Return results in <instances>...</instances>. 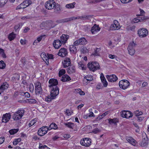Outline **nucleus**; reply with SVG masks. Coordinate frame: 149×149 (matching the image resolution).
Segmentation results:
<instances>
[{
    "label": "nucleus",
    "mask_w": 149,
    "mask_h": 149,
    "mask_svg": "<svg viewBox=\"0 0 149 149\" xmlns=\"http://www.w3.org/2000/svg\"><path fill=\"white\" fill-rule=\"evenodd\" d=\"M51 89L50 94L48 95L45 98L46 101L48 102H51L52 100L55 99L59 93V89L57 86H55L54 88H51Z\"/></svg>",
    "instance_id": "1"
},
{
    "label": "nucleus",
    "mask_w": 149,
    "mask_h": 149,
    "mask_svg": "<svg viewBox=\"0 0 149 149\" xmlns=\"http://www.w3.org/2000/svg\"><path fill=\"white\" fill-rule=\"evenodd\" d=\"M24 113V110H18L13 114L12 118L14 120H19L22 118Z\"/></svg>",
    "instance_id": "2"
},
{
    "label": "nucleus",
    "mask_w": 149,
    "mask_h": 149,
    "mask_svg": "<svg viewBox=\"0 0 149 149\" xmlns=\"http://www.w3.org/2000/svg\"><path fill=\"white\" fill-rule=\"evenodd\" d=\"M87 65L90 70L93 72L99 69L100 68L99 64L97 62H92L91 63H89Z\"/></svg>",
    "instance_id": "3"
},
{
    "label": "nucleus",
    "mask_w": 149,
    "mask_h": 149,
    "mask_svg": "<svg viewBox=\"0 0 149 149\" xmlns=\"http://www.w3.org/2000/svg\"><path fill=\"white\" fill-rule=\"evenodd\" d=\"M88 17V16L85 15L78 16L76 17H72L69 18H66L64 19L61 20L59 21H58V22L59 23L62 22H66L69 21L73 20L76 19H86Z\"/></svg>",
    "instance_id": "4"
},
{
    "label": "nucleus",
    "mask_w": 149,
    "mask_h": 149,
    "mask_svg": "<svg viewBox=\"0 0 149 149\" xmlns=\"http://www.w3.org/2000/svg\"><path fill=\"white\" fill-rule=\"evenodd\" d=\"M137 32L139 36L142 38L146 37L148 34V30L144 28L139 29Z\"/></svg>",
    "instance_id": "5"
},
{
    "label": "nucleus",
    "mask_w": 149,
    "mask_h": 149,
    "mask_svg": "<svg viewBox=\"0 0 149 149\" xmlns=\"http://www.w3.org/2000/svg\"><path fill=\"white\" fill-rule=\"evenodd\" d=\"M130 82L126 80H122L120 81L119 83L120 88L123 90L127 89L130 85Z\"/></svg>",
    "instance_id": "6"
},
{
    "label": "nucleus",
    "mask_w": 149,
    "mask_h": 149,
    "mask_svg": "<svg viewBox=\"0 0 149 149\" xmlns=\"http://www.w3.org/2000/svg\"><path fill=\"white\" fill-rule=\"evenodd\" d=\"M56 2L53 0L48 1L45 3L46 8L48 10L53 9L56 6Z\"/></svg>",
    "instance_id": "7"
},
{
    "label": "nucleus",
    "mask_w": 149,
    "mask_h": 149,
    "mask_svg": "<svg viewBox=\"0 0 149 149\" xmlns=\"http://www.w3.org/2000/svg\"><path fill=\"white\" fill-rule=\"evenodd\" d=\"M142 135L143 139L141 142L140 145L142 147L146 146L148 144V139L145 132L142 133Z\"/></svg>",
    "instance_id": "8"
},
{
    "label": "nucleus",
    "mask_w": 149,
    "mask_h": 149,
    "mask_svg": "<svg viewBox=\"0 0 149 149\" xmlns=\"http://www.w3.org/2000/svg\"><path fill=\"white\" fill-rule=\"evenodd\" d=\"M120 26L118 22L116 20L113 21V23L112 24L110 27V29L111 30H116L119 29L120 28Z\"/></svg>",
    "instance_id": "9"
},
{
    "label": "nucleus",
    "mask_w": 149,
    "mask_h": 149,
    "mask_svg": "<svg viewBox=\"0 0 149 149\" xmlns=\"http://www.w3.org/2000/svg\"><path fill=\"white\" fill-rule=\"evenodd\" d=\"M35 93L37 95L41 94L42 93V89L40 83L37 82L34 83Z\"/></svg>",
    "instance_id": "10"
},
{
    "label": "nucleus",
    "mask_w": 149,
    "mask_h": 149,
    "mask_svg": "<svg viewBox=\"0 0 149 149\" xmlns=\"http://www.w3.org/2000/svg\"><path fill=\"white\" fill-rule=\"evenodd\" d=\"M80 143L82 146L88 147L91 144V139L88 138H84L81 140Z\"/></svg>",
    "instance_id": "11"
},
{
    "label": "nucleus",
    "mask_w": 149,
    "mask_h": 149,
    "mask_svg": "<svg viewBox=\"0 0 149 149\" xmlns=\"http://www.w3.org/2000/svg\"><path fill=\"white\" fill-rule=\"evenodd\" d=\"M149 18L147 16H143L141 17H139L134 19L131 21L132 23H135L139 22H141L144 20L148 19Z\"/></svg>",
    "instance_id": "12"
},
{
    "label": "nucleus",
    "mask_w": 149,
    "mask_h": 149,
    "mask_svg": "<svg viewBox=\"0 0 149 149\" xmlns=\"http://www.w3.org/2000/svg\"><path fill=\"white\" fill-rule=\"evenodd\" d=\"M49 86L51 88H54L55 86H57V85L58 84V81L56 79H50L49 81Z\"/></svg>",
    "instance_id": "13"
},
{
    "label": "nucleus",
    "mask_w": 149,
    "mask_h": 149,
    "mask_svg": "<svg viewBox=\"0 0 149 149\" xmlns=\"http://www.w3.org/2000/svg\"><path fill=\"white\" fill-rule=\"evenodd\" d=\"M68 54L67 49L64 48H61L59 51L58 55L61 57H64Z\"/></svg>",
    "instance_id": "14"
},
{
    "label": "nucleus",
    "mask_w": 149,
    "mask_h": 149,
    "mask_svg": "<svg viewBox=\"0 0 149 149\" xmlns=\"http://www.w3.org/2000/svg\"><path fill=\"white\" fill-rule=\"evenodd\" d=\"M11 117V115L10 113H6L3 114L2 118V122L5 123L8 122L10 119Z\"/></svg>",
    "instance_id": "15"
},
{
    "label": "nucleus",
    "mask_w": 149,
    "mask_h": 149,
    "mask_svg": "<svg viewBox=\"0 0 149 149\" xmlns=\"http://www.w3.org/2000/svg\"><path fill=\"white\" fill-rule=\"evenodd\" d=\"M100 29V28L99 27L98 25L95 24L92 27L91 32L93 34H95L99 31Z\"/></svg>",
    "instance_id": "16"
},
{
    "label": "nucleus",
    "mask_w": 149,
    "mask_h": 149,
    "mask_svg": "<svg viewBox=\"0 0 149 149\" xmlns=\"http://www.w3.org/2000/svg\"><path fill=\"white\" fill-rule=\"evenodd\" d=\"M106 78L109 81L111 82L116 81L118 79L117 77L114 74L107 75L106 76Z\"/></svg>",
    "instance_id": "17"
},
{
    "label": "nucleus",
    "mask_w": 149,
    "mask_h": 149,
    "mask_svg": "<svg viewBox=\"0 0 149 149\" xmlns=\"http://www.w3.org/2000/svg\"><path fill=\"white\" fill-rule=\"evenodd\" d=\"M121 117L129 118L130 117V111H126L124 110L121 112Z\"/></svg>",
    "instance_id": "18"
},
{
    "label": "nucleus",
    "mask_w": 149,
    "mask_h": 149,
    "mask_svg": "<svg viewBox=\"0 0 149 149\" xmlns=\"http://www.w3.org/2000/svg\"><path fill=\"white\" fill-rule=\"evenodd\" d=\"M62 42L60 40H55L53 42V45L54 47L56 49L59 48L61 45Z\"/></svg>",
    "instance_id": "19"
},
{
    "label": "nucleus",
    "mask_w": 149,
    "mask_h": 149,
    "mask_svg": "<svg viewBox=\"0 0 149 149\" xmlns=\"http://www.w3.org/2000/svg\"><path fill=\"white\" fill-rule=\"evenodd\" d=\"M69 37L68 35L63 34L60 38L61 42L63 44H65L68 39Z\"/></svg>",
    "instance_id": "20"
},
{
    "label": "nucleus",
    "mask_w": 149,
    "mask_h": 149,
    "mask_svg": "<svg viewBox=\"0 0 149 149\" xmlns=\"http://www.w3.org/2000/svg\"><path fill=\"white\" fill-rule=\"evenodd\" d=\"M67 72L69 74L74 73L75 72V67L73 65H70L67 69Z\"/></svg>",
    "instance_id": "21"
},
{
    "label": "nucleus",
    "mask_w": 149,
    "mask_h": 149,
    "mask_svg": "<svg viewBox=\"0 0 149 149\" xmlns=\"http://www.w3.org/2000/svg\"><path fill=\"white\" fill-rule=\"evenodd\" d=\"M71 64L70 59V58H66L64 61L63 67L65 68L69 66Z\"/></svg>",
    "instance_id": "22"
},
{
    "label": "nucleus",
    "mask_w": 149,
    "mask_h": 149,
    "mask_svg": "<svg viewBox=\"0 0 149 149\" xmlns=\"http://www.w3.org/2000/svg\"><path fill=\"white\" fill-rule=\"evenodd\" d=\"M109 123L110 124H114L115 125L117 124V123L119 122V119L117 118H109L108 119Z\"/></svg>",
    "instance_id": "23"
},
{
    "label": "nucleus",
    "mask_w": 149,
    "mask_h": 149,
    "mask_svg": "<svg viewBox=\"0 0 149 149\" xmlns=\"http://www.w3.org/2000/svg\"><path fill=\"white\" fill-rule=\"evenodd\" d=\"M8 87V84L6 82L4 83L0 86V91L3 92V91L7 89Z\"/></svg>",
    "instance_id": "24"
},
{
    "label": "nucleus",
    "mask_w": 149,
    "mask_h": 149,
    "mask_svg": "<svg viewBox=\"0 0 149 149\" xmlns=\"http://www.w3.org/2000/svg\"><path fill=\"white\" fill-rule=\"evenodd\" d=\"M71 79L70 77L67 74H65L63 76L61 80L63 82H65L69 81L71 80Z\"/></svg>",
    "instance_id": "25"
},
{
    "label": "nucleus",
    "mask_w": 149,
    "mask_h": 149,
    "mask_svg": "<svg viewBox=\"0 0 149 149\" xmlns=\"http://www.w3.org/2000/svg\"><path fill=\"white\" fill-rule=\"evenodd\" d=\"M75 46L74 45H71L69 46L70 50L72 53L75 54L77 52V49Z\"/></svg>",
    "instance_id": "26"
},
{
    "label": "nucleus",
    "mask_w": 149,
    "mask_h": 149,
    "mask_svg": "<svg viewBox=\"0 0 149 149\" xmlns=\"http://www.w3.org/2000/svg\"><path fill=\"white\" fill-rule=\"evenodd\" d=\"M48 128V130H50L52 129L54 130L57 129L58 128L57 125L54 123H52L49 126Z\"/></svg>",
    "instance_id": "27"
},
{
    "label": "nucleus",
    "mask_w": 149,
    "mask_h": 149,
    "mask_svg": "<svg viewBox=\"0 0 149 149\" xmlns=\"http://www.w3.org/2000/svg\"><path fill=\"white\" fill-rule=\"evenodd\" d=\"M132 123L136 128L134 129L135 132L137 133L139 132L140 131V129L137 123L134 122L133 121H132Z\"/></svg>",
    "instance_id": "28"
},
{
    "label": "nucleus",
    "mask_w": 149,
    "mask_h": 149,
    "mask_svg": "<svg viewBox=\"0 0 149 149\" xmlns=\"http://www.w3.org/2000/svg\"><path fill=\"white\" fill-rule=\"evenodd\" d=\"M64 124L68 127L72 129H73L74 126V124L71 122L65 123Z\"/></svg>",
    "instance_id": "29"
},
{
    "label": "nucleus",
    "mask_w": 149,
    "mask_h": 149,
    "mask_svg": "<svg viewBox=\"0 0 149 149\" xmlns=\"http://www.w3.org/2000/svg\"><path fill=\"white\" fill-rule=\"evenodd\" d=\"M136 44L134 43V41H132L131 43V47H132V49H131V55H133L135 52L134 47L136 46Z\"/></svg>",
    "instance_id": "30"
},
{
    "label": "nucleus",
    "mask_w": 149,
    "mask_h": 149,
    "mask_svg": "<svg viewBox=\"0 0 149 149\" xmlns=\"http://www.w3.org/2000/svg\"><path fill=\"white\" fill-rule=\"evenodd\" d=\"M41 56L43 60L45 61V60L46 64L48 65L49 64V61H47V56L46 55V54L45 53H42L41 55Z\"/></svg>",
    "instance_id": "31"
},
{
    "label": "nucleus",
    "mask_w": 149,
    "mask_h": 149,
    "mask_svg": "<svg viewBox=\"0 0 149 149\" xmlns=\"http://www.w3.org/2000/svg\"><path fill=\"white\" fill-rule=\"evenodd\" d=\"M15 37L16 35L13 32H12L9 35L8 38L10 41H11L14 40Z\"/></svg>",
    "instance_id": "32"
},
{
    "label": "nucleus",
    "mask_w": 149,
    "mask_h": 149,
    "mask_svg": "<svg viewBox=\"0 0 149 149\" xmlns=\"http://www.w3.org/2000/svg\"><path fill=\"white\" fill-rule=\"evenodd\" d=\"M39 131H41L44 133H45L46 134L47 133L48 130V128L47 126L43 127L40 128Z\"/></svg>",
    "instance_id": "33"
},
{
    "label": "nucleus",
    "mask_w": 149,
    "mask_h": 149,
    "mask_svg": "<svg viewBox=\"0 0 149 149\" xmlns=\"http://www.w3.org/2000/svg\"><path fill=\"white\" fill-rule=\"evenodd\" d=\"M79 39L80 41V45H84L87 44V41L85 38L82 37Z\"/></svg>",
    "instance_id": "34"
},
{
    "label": "nucleus",
    "mask_w": 149,
    "mask_h": 149,
    "mask_svg": "<svg viewBox=\"0 0 149 149\" xmlns=\"http://www.w3.org/2000/svg\"><path fill=\"white\" fill-rule=\"evenodd\" d=\"M134 114L136 116L138 117L142 115L143 114V112L141 111H139V110H137L134 111Z\"/></svg>",
    "instance_id": "35"
},
{
    "label": "nucleus",
    "mask_w": 149,
    "mask_h": 149,
    "mask_svg": "<svg viewBox=\"0 0 149 149\" xmlns=\"http://www.w3.org/2000/svg\"><path fill=\"white\" fill-rule=\"evenodd\" d=\"M37 102L36 100L33 99H27L26 100V102H29L31 104H34L36 103Z\"/></svg>",
    "instance_id": "36"
},
{
    "label": "nucleus",
    "mask_w": 149,
    "mask_h": 149,
    "mask_svg": "<svg viewBox=\"0 0 149 149\" xmlns=\"http://www.w3.org/2000/svg\"><path fill=\"white\" fill-rule=\"evenodd\" d=\"M19 129H13L10 130L9 131V133L11 135H14L16 133L19 131Z\"/></svg>",
    "instance_id": "37"
},
{
    "label": "nucleus",
    "mask_w": 149,
    "mask_h": 149,
    "mask_svg": "<svg viewBox=\"0 0 149 149\" xmlns=\"http://www.w3.org/2000/svg\"><path fill=\"white\" fill-rule=\"evenodd\" d=\"M75 4V2H73L72 3L67 4L65 7L67 8H72L74 7V5Z\"/></svg>",
    "instance_id": "38"
},
{
    "label": "nucleus",
    "mask_w": 149,
    "mask_h": 149,
    "mask_svg": "<svg viewBox=\"0 0 149 149\" xmlns=\"http://www.w3.org/2000/svg\"><path fill=\"white\" fill-rule=\"evenodd\" d=\"M101 49L100 48H96L95 49V51L93 54L94 56H99V55Z\"/></svg>",
    "instance_id": "39"
},
{
    "label": "nucleus",
    "mask_w": 149,
    "mask_h": 149,
    "mask_svg": "<svg viewBox=\"0 0 149 149\" xmlns=\"http://www.w3.org/2000/svg\"><path fill=\"white\" fill-rule=\"evenodd\" d=\"M79 68L80 69L83 70H85L86 69V67L84 66V65L81 62H80L78 63Z\"/></svg>",
    "instance_id": "40"
},
{
    "label": "nucleus",
    "mask_w": 149,
    "mask_h": 149,
    "mask_svg": "<svg viewBox=\"0 0 149 149\" xmlns=\"http://www.w3.org/2000/svg\"><path fill=\"white\" fill-rule=\"evenodd\" d=\"M85 79L88 81H91L93 79V76L91 75L88 74L86 75L85 77Z\"/></svg>",
    "instance_id": "41"
},
{
    "label": "nucleus",
    "mask_w": 149,
    "mask_h": 149,
    "mask_svg": "<svg viewBox=\"0 0 149 149\" xmlns=\"http://www.w3.org/2000/svg\"><path fill=\"white\" fill-rule=\"evenodd\" d=\"M6 64L3 61H0V68L1 69H4L5 68Z\"/></svg>",
    "instance_id": "42"
},
{
    "label": "nucleus",
    "mask_w": 149,
    "mask_h": 149,
    "mask_svg": "<svg viewBox=\"0 0 149 149\" xmlns=\"http://www.w3.org/2000/svg\"><path fill=\"white\" fill-rule=\"evenodd\" d=\"M24 1L25 4V7L26 8L31 4L32 3V1L30 0H26Z\"/></svg>",
    "instance_id": "43"
},
{
    "label": "nucleus",
    "mask_w": 149,
    "mask_h": 149,
    "mask_svg": "<svg viewBox=\"0 0 149 149\" xmlns=\"http://www.w3.org/2000/svg\"><path fill=\"white\" fill-rule=\"evenodd\" d=\"M137 143V141L132 137H131V144L133 146H135L136 145Z\"/></svg>",
    "instance_id": "44"
},
{
    "label": "nucleus",
    "mask_w": 149,
    "mask_h": 149,
    "mask_svg": "<svg viewBox=\"0 0 149 149\" xmlns=\"http://www.w3.org/2000/svg\"><path fill=\"white\" fill-rule=\"evenodd\" d=\"M109 113V111H107L103 113L100 116H99L98 117L99 118V120H100L102 118L104 117L105 116L107 115Z\"/></svg>",
    "instance_id": "45"
},
{
    "label": "nucleus",
    "mask_w": 149,
    "mask_h": 149,
    "mask_svg": "<svg viewBox=\"0 0 149 149\" xmlns=\"http://www.w3.org/2000/svg\"><path fill=\"white\" fill-rule=\"evenodd\" d=\"M80 51L81 53L85 54L88 52V50L86 47H83L81 49Z\"/></svg>",
    "instance_id": "46"
},
{
    "label": "nucleus",
    "mask_w": 149,
    "mask_h": 149,
    "mask_svg": "<svg viewBox=\"0 0 149 149\" xmlns=\"http://www.w3.org/2000/svg\"><path fill=\"white\" fill-rule=\"evenodd\" d=\"M21 139L20 138H18L15 139L13 142V145L15 146L17 145L18 143L21 141Z\"/></svg>",
    "instance_id": "47"
},
{
    "label": "nucleus",
    "mask_w": 149,
    "mask_h": 149,
    "mask_svg": "<svg viewBox=\"0 0 149 149\" xmlns=\"http://www.w3.org/2000/svg\"><path fill=\"white\" fill-rule=\"evenodd\" d=\"M39 148L40 149H49L46 145H43L41 143H39Z\"/></svg>",
    "instance_id": "48"
},
{
    "label": "nucleus",
    "mask_w": 149,
    "mask_h": 149,
    "mask_svg": "<svg viewBox=\"0 0 149 149\" xmlns=\"http://www.w3.org/2000/svg\"><path fill=\"white\" fill-rule=\"evenodd\" d=\"M65 72V70L64 69H61L59 70L58 73L59 76L61 77Z\"/></svg>",
    "instance_id": "49"
},
{
    "label": "nucleus",
    "mask_w": 149,
    "mask_h": 149,
    "mask_svg": "<svg viewBox=\"0 0 149 149\" xmlns=\"http://www.w3.org/2000/svg\"><path fill=\"white\" fill-rule=\"evenodd\" d=\"M101 80L104 86V87H106L108 85V83L106 79L105 78V79H102Z\"/></svg>",
    "instance_id": "50"
},
{
    "label": "nucleus",
    "mask_w": 149,
    "mask_h": 149,
    "mask_svg": "<svg viewBox=\"0 0 149 149\" xmlns=\"http://www.w3.org/2000/svg\"><path fill=\"white\" fill-rule=\"evenodd\" d=\"M100 132V130L98 128H95L93 130L92 132L95 134H96Z\"/></svg>",
    "instance_id": "51"
},
{
    "label": "nucleus",
    "mask_w": 149,
    "mask_h": 149,
    "mask_svg": "<svg viewBox=\"0 0 149 149\" xmlns=\"http://www.w3.org/2000/svg\"><path fill=\"white\" fill-rule=\"evenodd\" d=\"M140 14L139 15H137V16H142L144 15L145 14V12L143 10L140 9H139Z\"/></svg>",
    "instance_id": "52"
},
{
    "label": "nucleus",
    "mask_w": 149,
    "mask_h": 149,
    "mask_svg": "<svg viewBox=\"0 0 149 149\" xmlns=\"http://www.w3.org/2000/svg\"><path fill=\"white\" fill-rule=\"evenodd\" d=\"M38 135L40 136H42L44 135L45 134V133H44V132H42L41 131H39V129L38 130Z\"/></svg>",
    "instance_id": "53"
},
{
    "label": "nucleus",
    "mask_w": 149,
    "mask_h": 149,
    "mask_svg": "<svg viewBox=\"0 0 149 149\" xmlns=\"http://www.w3.org/2000/svg\"><path fill=\"white\" fill-rule=\"evenodd\" d=\"M36 123V122L34 121V120H32L30 123L28 124V125L29 127H31L32 125H34Z\"/></svg>",
    "instance_id": "54"
},
{
    "label": "nucleus",
    "mask_w": 149,
    "mask_h": 149,
    "mask_svg": "<svg viewBox=\"0 0 149 149\" xmlns=\"http://www.w3.org/2000/svg\"><path fill=\"white\" fill-rule=\"evenodd\" d=\"M23 93H24V94L22 95H23L27 98H29V97H30V94L28 92H26Z\"/></svg>",
    "instance_id": "55"
},
{
    "label": "nucleus",
    "mask_w": 149,
    "mask_h": 149,
    "mask_svg": "<svg viewBox=\"0 0 149 149\" xmlns=\"http://www.w3.org/2000/svg\"><path fill=\"white\" fill-rule=\"evenodd\" d=\"M47 57V61H49V59H52L53 58V55L51 54H48Z\"/></svg>",
    "instance_id": "56"
},
{
    "label": "nucleus",
    "mask_w": 149,
    "mask_h": 149,
    "mask_svg": "<svg viewBox=\"0 0 149 149\" xmlns=\"http://www.w3.org/2000/svg\"><path fill=\"white\" fill-rule=\"evenodd\" d=\"M65 113L67 116H70L72 114V111H70L69 110L67 109L66 110V111H65Z\"/></svg>",
    "instance_id": "57"
},
{
    "label": "nucleus",
    "mask_w": 149,
    "mask_h": 149,
    "mask_svg": "<svg viewBox=\"0 0 149 149\" xmlns=\"http://www.w3.org/2000/svg\"><path fill=\"white\" fill-rule=\"evenodd\" d=\"M55 7L54 10L55 12L57 13L60 11L61 9L59 6H56Z\"/></svg>",
    "instance_id": "58"
},
{
    "label": "nucleus",
    "mask_w": 149,
    "mask_h": 149,
    "mask_svg": "<svg viewBox=\"0 0 149 149\" xmlns=\"http://www.w3.org/2000/svg\"><path fill=\"white\" fill-rule=\"evenodd\" d=\"M31 16L30 15H27L26 16H24L22 17L21 18V19H22L24 20V19H29L31 18Z\"/></svg>",
    "instance_id": "59"
},
{
    "label": "nucleus",
    "mask_w": 149,
    "mask_h": 149,
    "mask_svg": "<svg viewBox=\"0 0 149 149\" xmlns=\"http://www.w3.org/2000/svg\"><path fill=\"white\" fill-rule=\"evenodd\" d=\"M144 117H137V121L139 122H141L144 119Z\"/></svg>",
    "instance_id": "60"
},
{
    "label": "nucleus",
    "mask_w": 149,
    "mask_h": 149,
    "mask_svg": "<svg viewBox=\"0 0 149 149\" xmlns=\"http://www.w3.org/2000/svg\"><path fill=\"white\" fill-rule=\"evenodd\" d=\"M74 45H80V41L79 39L76 40L74 43Z\"/></svg>",
    "instance_id": "61"
},
{
    "label": "nucleus",
    "mask_w": 149,
    "mask_h": 149,
    "mask_svg": "<svg viewBox=\"0 0 149 149\" xmlns=\"http://www.w3.org/2000/svg\"><path fill=\"white\" fill-rule=\"evenodd\" d=\"M109 57L111 59H113L114 58H117V56L115 55H112L111 54H110L109 55Z\"/></svg>",
    "instance_id": "62"
},
{
    "label": "nucleus",
    "mask_w": 149,
    "mask_h": 149,
    "mask_svg": "<svg viewBox=\"0 0 149 149\" xmlns=\"http://www.w3.org/2000/svg\"><path fill=\"white\" fill-rule=\"evenodd\" d=\"M8 0H1L0 3L2 6H3L7 2Z\"/></svg>",
    "instance_id": "63"
},
{
    "label": "nucleus",
    "mask_w": 149,
    "mask_h": 149,
    "mask_svg": "<svg viewBox=\"0 0 149 149\" xmlns=\"http://www.w3.org/2000/svg\"><path fill=\"white\" fill-rule=\"evenodd\" d=\"M63 136L65 139H68L70 137V135L69 134H64L63 135Z\"/></svg>",
    "instance_id": "64"
}]
</instances>
